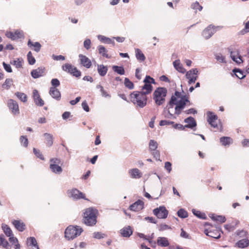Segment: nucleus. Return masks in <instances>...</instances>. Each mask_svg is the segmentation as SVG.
Segmentation results:
<instances>
[{
  "label": "nucleus",
  "mask_w": 249,
  "mask_h": 249,
  "mask_svg": "<svg viewBox=\"0 0 249 249\" xmlns=\"http://www.w3.org/2000/svg\"><path fill=\"white\" fill-rule=\"evenodd\" d=\"M174 105H176L175 113L179 114L182 110L184 109L186 105L190 106L191 103L189 100V97L186 95H182L181 92L176 91L174 95L171 96L168 103L169 108H173Z\"/></svg>",
  "instance_id": "obj_1"
},
{
  "label": "nucleus",
  "mask_w": 249,
  "mask_h": 249,
  "mask_svg": "<svg viewBox=\"0 0 249 249\" xmlns=\"http://www.w3.org/2000/svg\"><path fill=\"white\" fill-rule=\"evenodd\" d=\"M98 211L93 208L86 209L83 213L82 222L89 226H92L97 223Z\"/></svg>",
  "instance_id": "obj_2"
},
{
  "label": "nucleus",
  "mask_w": 249,
  "mask_h": 249,
  "mask_svg": "<svg viewBox=\"0 0 249 249\" xmlns=\"http://www.w3.org/2000/svg\"><path fill=\"white\" fill-rule=\"evenodd\" d=\"M131 101L137 107L142 108L147 104V98L144 93L135 91L130 95Z\"/></svg>",
  "instance_id": "obj_3"
},
{
  "label": "nucleus",
  "mask_w": 249,
  "mask_h": 249,
  "mask_svg": "<svg viewBox=\"0 0 249 249\" xmlns=\"http://www.w3.org/2000/svg\"><path fill=\"white\" fill-rule=\"evenodd\" d=\"M167 89L164 87L157 88L153 94V99L156 105L160 106L164 104Z\"/></svg>",
  "instance_id": "obj_4"
},
{
  "label": "nucleus",
  "mask_w": 249,
  "mask_h": 249,
  "mask_svg": "<svg viewBox=\"0 0 249 249\" xmlns=\"http://www.w3.org/2000/svg\"><path fill=\"white\" fill-rule=\"evenodd\" d=\"M83 229L79 226L70 225L65 230V237L68 240L73 239L80 235Z\"/></svg>",
  "instance_id": "obj_5"
},
{
  "label": "nucleus",
  "mask_w": 249,
  "mask_h": 249,
  "mask_svg": "<svg viewBox=\"0 0 249 249\" xmlns=\"http://www.w3.org/2000/svg\"><path fill=\"white\" fill-rule=\"evenodd\" d=\"M50 168L52 171L56 174L62 172V169L59 165L61 163V160L57 158H53L50 160Z\"/></svg>",
  "instance_id": "obj_6"
},
{
  "label": "nucleus",
  "mask_w": 249,
  "mask_h": 249,
  "mask_svg": "<svg viewBox=\"0 0 249 249\" xmlns=\"http://www.w3.org/2000/svg\"><path fill=\"white\" fill-rule=\"evenodd\" d=\"M67 193L69 196L73 198L74 199H84L89 200L86 197L85 194L80 191L77 189L74 188L70 190H68Z\"/></svg>",
  "instance_id": "obj_7"
},
{
  "label": "nucleus",
  "mask_w": 249,
  "mask_h": 249,
  "mask_svg": "<svg viewBox=\"0 0 249 249\" xmlns=\"http://www.w3.org/2000/svg\"><path fill=\"white\" fill-rule=\"evenodd\" d=\"M62 69L63 71L70 73L75 77H78L81 75V72L76 67L70 64L66 63L63 65L62 66Z\"/></svg>",
  "instance_id": "obj_8"
},
{
  "label": "nucleus",
  "mask_w": 249,
  "mask_h": 249,
  "mask_svg": "<svg viewBox=\"0 0 249 249\" xmlns=\"http://www.w3.org/2000/svg\"><path fill=\"white\" fill-rule=\"evenodd\" d=\"M153 213L158 218H166L167 217L168 212L164 206H160L153 210Z\"/></svg>",
  "instance_id": "obj_9"
},
{
  "label": "nucleus",
  "mask_w": 249,
  "mask_h": 249,
  "mask_svg": "<svg viewBox=\"0 0 249 249\" xmlns=\"http://www.w3.org/2000/svg\"><path fill=\"white\" fill-rule=\"evenodd\" d=\"M198 71L196 69H193L187 71L186 74V78L189 79V84L194 83L197 78Z\"/></svg>",
  "instance_id": "obj_10"
},
{
  "label": "nucleus",
  "mask_w": 249,
  "mask_h": 249,
  "mask_svg": "<svg viewBox=\"0 0 249 249\" xmlns=\"http://www.w3.org/2000/svg\"><path fill=\"white\" fill-rule=\"evenodd\" d=\"M6 36L7 37L10 38L13 40L23 38L24 37L23 31L19 30H16L14 32H7L6 34Z\"/></svg>",
  "instance_id": "obj_11"
},
{
  "label": "nucleus",
  "mask_w": 249,
  "mask_h": 249,
  "mask_svg": "<svg viewBox=\"0 0 249 249\" xmlns=\"http://www.w3.org/2000/svg\"><path fill=\"white\" fill-rule=\"evenodd\" d=\"M208 122L211 124L212 127L215 129L214 131H216L219 129L217 123V116L212 112H210L208 115Z\"/></svg>",
  "instance_id": "obj_12"
},
{
  "label": "nucleus",
  "mask_w": 249,
  "mask_h": 249,
  "mask_svg": "<svg viewBox=\"0 0 249 249\" xmlns=\"http://www.w3.org/2000/svg\"><path fill=\"white\" fill-rule=\"evenodd\" d=\"M7 106L13 114H18L19 113L18 105L16 101L13 99L8 100Z\"/></svg>",
  "instance_id": "obj_13"
},
{
  "label": "nucleus",
  "mask_w": 249,
  "mask_h": 249,
  "mask_svg": "<svg viewBox=\"0 0 249 249\" xmlns=\"http://www.w3.org/2000/svg\"><path fill=\"white\" fill-rule=\"evenodd\" d=\"M33 97L36 106L42 107L44 105V102L41 98L39 92L37 89L33 90Z\"/></svg>",
  "instance_id": "obj_14"
},
{
  "label": "nucleus",
  "mask_w": 249,
  "mask_h": 249,
  "mask_svg": "<svg viewBox=\"0 0 249 249\" xmlns=\"http://www.w3.org/2000/svg\"><path fill=\"white\" fill-rule=\"evenodd\" d=\"M231 57L233 61L237 64H240L243 62L241 56L239 54L238 51H230Z\"/></svg>",
  "instance_id": "obj_15"
},
{
  "label": "nucleus",
  "mask_w": 249,
  "mask_h": 249,
  "mask_svg": "<svg viewBox=\"0 0 249 249\" xmlns=\"http://www.w3.org/2000/svg\"><path fill=\"white\" fill-rule=\"evenodd\" d=\"M31 74L34 78H37L42 76L45 74V68L40 67L36 69L33 70L31 71Z\"/></svg>",
  "instance_id": "obj_16"
},
{
  "label": "nucleus",
  "mask_w": 249,
  "mask_h": 249,
  "mask_svg": "<svg viewBox=\"0 0 249 249\" xmlns=\"http://www.w3.org/2000/svg\"><path fill=\"white\" fill-rule=\"evenodd\" d=\"M143 202L140 200H138L131 205L129 207V209L131 211L138 212L142 209L143 207Z\"/></svg>",
  "instance_id": "obj_17"
},
{
  "label": "nucleus",
  "mask_w": 249,
  "mask_h": 249,
  "mask_svg": "<svg viewBox=\"0 0 249 249\" xmlns=\"http://www.w3.org/2000/svg\"><path fill=\"white\" fill-rule=\"evenodd\" d=\"M81 64L87 68H89L91 65L90 59L86 55L80 54L79 55Z\"/></svg>",
  "instance_id": "obj_18"
},
{
  "label": "nucleus",
  "mask_w": 249,
  "mask_h": 249,
  "mask_svg": "<svg viewBox=\"0 0 249 249\" xmlns=\"http://www.w3.org/2000/svg\"><path fill=\"white\" fill-rule=\"evenodd\" d=\"M214 33V26L211 25L203 31V36L205 38L208 39L211 37Z\"/></svg>",
  "instance_id": "obj_19"
},
{
  "label": "nucleus",
  "mask_w": 249,
  "mask_h": 249,
  "mask_svg": "<svg viewBox=\"0 0 249 249\" xmlns=\"http://www.w3.org/2000/svg\"><path fill=\"white\" fill-rule=\"evenodd\" d=\"M49 93L51 96L56 100H60L61 99V93L59 90L55 87L50 88Z\"/></svg>",
  "instance_id": "obj_20"
},
{
  "label": "nucleus",
  "mask_w": 249,
  "mask_h": 249,
  "mask_svg": "<svg viewBox=\"0 0 249 249\" xmlns=\"http://www.w3.org/2000/svg\"><path fill=\"white\" fill-rule=\"evenodd\" d=\"M221 231L218 229H215L214 231H210L208 230L205 231V233L212 238L218 239L221 236Z\"/></svg>",
  "instance_id": "obj_21"
},
{
  "label": "nucleus",
  "mask_w": 249,
  "mask_h": 249,
  "mask_svg": "<svg viewBox=\"0 0 249 249\" xmlns=\"http://www.w3.org/2000/svg\"><path fill=\"white\" fill-rule=\"evenodd\" d=\"M12 224L16 229L19 231H23L25 229V224L20 220H15L12 222Z\"/></svg>",
  "instance_id": "obj_22"
},
{
  "label": "nucleus",
  "mask_w": 249,
  "mask_h": 249,
  "mask_svg": "<svg viewBox=\"0 0 249 249\" xmlns=\"http://www.w3.org/2000/svg\"><path fill=\"white\" fill-rule=\"evenodd\" d=\"M184 122L187 124L185 125V127L193 128L196 126V123L195 119L192 117H189L185 119Z\"/></svg>",
  "instance_id": "obj_23"
},
{
  "label": "nucleus",
  "mask_w": 249,
  "mask_h": 249,
  "mask_svg": "<svg viewBox=\"0 0 249 249\" xmlns=\"http://www.w3.org/2000/svg\"><path fill=\"white\" fill-rule=\"evenodd\" d=\"M173 65L175 69L178 72L182 73H184L185 72L186 70L183 68L182 64L180 63L179 59L174 61Z\"/></svg>",
  "instance_id": "obj_24"
},
{
  "label": "nucleus",
  "mask_w": 249,
  "mask_h": 249,
  "mask_svg": "<svg viewBox=\"0 0 249 249\" xmlns=\"http://www.w3.org/2000/svg\"><path fill=\"white\" fill-rule=\"evenodd\" d=\"M28 46L30 48L34 49L36 52H38L41 47V45L40 43L38 42H32L30 39H29L28 41Z\"/></svg>",
  "instance_id": "obj_25"
},
{
  "label": "nucleus",
  "mask_w": 249,
  "mask_h": 249,
  "mask_svg": "<svg viewBox=\"0 0 249 249\" xmlns=\"http://www.w3.org/2000/svg\"><path fill=\"white\" fill-rule=\"evenodd\" d=\"M129 173L132 178H139L142 176V173L137 168H134L129 170Z\"/></svg>",
  "instance_id": "obj_26"
},
{
  "label": "nucleus",
  "mask_w": 249,
  "mask_h": 249,
  "mask_svg": "<svg viewBox=\"0 0 249 249\" xmlns=\"http://www.w3.org/2000/svg\"><path fill=\"white\" fill-rule=\"evenodd\" d=\"M120 233L124 237H129L133 233V231L130 226L125 227L120 231Z\"/></svg>",
  "instance_id": "obj_27"
},
{
  "label": "nucleus",
  "mask_w": 249,
  "mask_h": 249,
  "mask_svg": "<svg viewBox=\"0 0 249 249\" xmlns=\"http://www.w3.org/2000/svg\"><path fill=\"white\" fill-rule=\"evenodd\" d=\"M151 84L144 83V85L142 87V91L141 92L144 93L146 95L150 93L153 89V87Z\"/></svg>",
  "instance_id": "obj_28"
},
{
  "label": "nucleus",
  "mask_w": 249,
  "mask_h": 249,
  "mask_svg": "<svg viewBox=\"0 0 249 249\" xmlns=\"http://www.w3.org/2000/svg\"><path fill=\"white\" fill-rule=\"evenodd\" d=\"M157 245L160 247H167L169 243L167 239L163 237H160L157 239Z\"/></svg>",
  "instance_id": "obj_29"
},
{
  "label": "nucleus",
  "mask_w": 249,
  "mask_h": 249,
  "mask_svg": "<svg viewBox=\"0 0 249 249\" xmlns=\"http://www.w3.org/2000/svg\"><path fill=\"white\" fill-rule=\"evenodd\" d=\"M236 245L239 248H246L249 245V240L247 238L241 239L236 243Z\"/></svg>",
  "instance_id": "obj_30"
},
{
  "label": "nucleus",
  "mask_w": 249,
  "mask_h": 249,
  "mask_svg": "<svg viewBox=\"0 0 249 249\" xmlns=\"http://www.w3.org/2000/svg\"><path fill=\"white\" fill-rule=\"evenodd\" d=\"M210 217L213 221L219 222V223H224L226 220L225 216L222 215H217L214 214H212V215L210 216Z\"/></svg>",
  "instance_id": "obj_31"
},
{
  "label": "nucleus",
  "mask_w": 249,
  "mask_h": 249,
  "mask_svg": "<svg viewBox=\"0 0 249 249\" xmlns=\"http://www.w3.org/2000/svg\"><path fill=\"white\" fill-rule=\"evenodd\" d=\"M45 137V142L48 146H51L53 144V136L49 133H45L44 134Z\"/></svg>",
  "instance_id": "obj_32"
},
{
  "label": "nucleus",
  "mask_w": 249,
  "mask_h": 249,
  "mask_svg": "<svg viewBox=\"0 0 249 249\" xmlns=\"http://www.w3.org/2000/svg\"><path fill=\"white\" fill-rule=\"evenodd\" d=\"M135 54L137 59L141 62L144 61L145 59V57L142 51L137 48L135 49Z\"/></svg>",
  "instance_id": "obj_33"
},
{
  "label": "nucleus",
  "mask_w": 249,
  "mask_h": 249,
  "mask_svg": "<svg viewBox=\"0 0 249 249\" xmlns=\"http://www.w3.org/2000/svg\"><path fill=\"white\" fill-rule=\"evenodd\" d=\"M220 142L223 145L226 146L231 143L232 140L229 137H222L220 138Z\"/></svg>",
  "instance_id": "obj_34"
},
{
  "label": "nucleus",
  "mask_w": 249,
  "mask_h": 249,
  "mask_svg": "<svg viewBox=\"0 0 249 249\" xmlns=\"http://www.w3.org/2000/svg\"><path fill=\"white\" fill-rule=\"evenodd\" d=\"M98 49L99 51V53L101 54L103 57H106L107 58H110V56L107 54V51L106 49L103 46L100 45L98 47Z\"/></svg>",
  "instance_id": "obj_35"
},
{
  "label": "nucleus",
  "mask_w": 249,
  "mask_h": 249,
  "mask_svg": "<svg viewBox=\"0 0 249 249\" xmlns=\"http://www.w3.org/2000/svg\"><path fill=\"white\" fill-rule=\"evenodd\" d=\"M97 71L99 74L102 76H105L107 71V67L104 66L103 65H98Z\"/></svg>",
  "instance_id": "obj_36"
},
{
  "label": "nucleus",
  "mask_w": 249,
  "mask_h": 249,
  "mask_svg": "<svg viewBox=\"0 0 249 249\" xmlns=\"http://www.w3.org/2000/svg\"><path fill=\"white\" fill-rule=\"evenodd\" d=\"M13 85V80L11 78H7L5 80L4 83L2 84V87L4 89H9Z\"/></svg>",
  "instance_id": "obj_37"
},
{
  "label": "nucleus",
  "mask_w": 249,
  "mask_h": 249,
  "mask_svg": "<svg viewBox=\"0 0 249 249\" xmlns=\"http://www.w3.org/2000/svg\"><path fill=\"white\" fill-rule=\"evenodd\" d=\"M27 243L30 245L35 247L36 249H39L36 238L34 237H30L27 239Z\"/></svg>",
  "instance_id": "obj_38"
},
{
  "label": "nucleus",
  "mask_w": 249,
  "mask_h": 249,
  "mask_svg": "<svg viewBox=\"0 0 249 249\" xmlns=\"http://www.w3.org/2000/svg\"><path fill=\"white\" fill-rule=\"evenodd\" d=\"M2 228L7 236L10 237L13 235L12 230L7 225H2Z\"/></svg>",
  "instance_id": "obj_39"
},
{
  "label": "nucleus",
  "mask_w": 249,
  "mask_h": 249,
  "mask_svg": "<svg viewBox=\"0 0 249 249\" xmlns=\"http://www.w3.org/2000/svg\"><path fill=\"white\" fill-rule=\"evenodd\" d=\"M9 241L14 245L15 249H20V245L18 243V239L13 236L9 237Z\"/></svg>",
  "instance_id": "obj_40"
},
{
  "label": "nucleus",
  "mask_w": 249,
  "mask_h": 249,
  "mask_svg": "<svg viewBox=\"0 0 249 249\" xmlns=\"http://www.w3.org/2000/svg\"><path fill=\"white\" fill-rule=\"evenodd\" d=\"M158 146V142L153 140H151L149 143V149L150 151L157 150Z\"/></svg>",
  "instance_id": "obj_41"
},
{
  "label": "nucleus",
  "mask_w": 249,
  "mask_h": 249,
  "mask_svg": "<svg viewBox=\"0 0 249 249\" xmlns=\"http://www.w3.org/2000/svg\"><path fill=\"white\" fill-rule=\"evenodd\" d=\"M0 245L3 248L7 249L9 247L8 241L4 238L3 234L0 235Z\"/></svg>",
  "instance_id": "obj_42"
},
{
  "label": "nucleus",
  "mask_w": 249,
  "mask_h": 249,
  "mask_svg": "<svg viewBox=\"0 0 249 249\" xmlns=\"http://www.w3.org/2000/svg\"><path fill=\"white\" fill-rule=\"evenodd\" d=\"M15 95L22 102H27V96L25 93L20 92H17L16 93H15Z\"/></svg>",
  "instance_id": "obj_43"
},
{
  "label": "nucleus",
  "mask_w": 249,
  "mask_h": 249,
  "mask_svg": "<svg viewBox=\"0 0 249 249\" xmlns=\"http://www.w3.org/2000/svg\"><path fill=\"white\" fill-rule=\"evenodd\" d=\"M22 59L20 58H17L16 60H14L13 62H11V64L14 65L17 68H20L22 66Z\"/></svg>",
  "instance_id": "obj_44"
},
{
  "label": "nucleus",
  "mask_w": 249,
  "mask_h": 249,
  "mask_svg": "<svg viewBox=\"0 0 249 249\" xmlns=\"http://www.w3.org/2000/svg\"><path fill=\"white\" fill-rule=\"evenodd\" d=\"M112 69L115 72L118 73V74L121 75L124 74V70L123 67L114 66L112 67Z\"/></svg>",
  "instance_id": "obj_45"
},
{
  "label": "nucleus",
  "mask_w": 249,
  "mask_h": 249,
  "mask_svg": "<svg viewBox=\"0 0 249 249\" xmlns=\"http://www.w3.org/2000/svg\"><path fill=\"white\" fill-rule=\"evenodd\" d=\"M232 72L235 75V76L238 77L239 79H243L245 77V75L244 74L242 71L238 69H234L232 71Z\"/></svg>",
  "instance_id": "obj_46"
},
{
  "label": "nucleus",
  "mask_w": 249,
  "mask_h": 249,
  "mask_svg": "<svg viewBox=\"0 0 249 249\" xmlns=\"http://www.w3.org/2000/svg\"><path fill=\"white\" fill-rule=\"evenodd\" d=\"M178 217L182 218L188 217V213L184 209H181L178 212Z\"/></svg>",
  "instance_id": "obj_47"
},
{
  "label": "nucleus",
  "mask_w": 249,
  "mask_h": 249,
  "mask_svg": "<svg viewBox=\"0 0 249 249\" xmlns=\"http://www.w3.org/2000/svg\"><path fill=\"white\" fill-rule=\"evenodd\" d=\"M27 59L28 63L30 65H34L36 62V59L33 56L31 52H29L27 54Z\"/></svg>",
  "instance_id": "obj_48"
},
{
  "label": "nucleus",
  "mask_w": 249,
  "mask_h": 249,
  "mask_svg": "<svg viewBox=\"0 0 249 249\" xmlns=\"http://www.w3.org/2000/svg\"><path fill=\"white\" fill-rule=\"evenodd\" d=\"M20 142L22 145L27 147L28 145V140L26 136H21L20 137Z\"/></svg>",
  "instance_id": "obj_49"
},
{
  "label": "nucleus",
  "mask_w": 249,
  "mask_h": 249,
  "mask_svg": "<svg viewBox=\"0 0 249 249\" xmlns=\"http://www.w3.org/2000/svg\"><path fill=\"white\" fill-rule=\"evenodd\" d=\"M193 212L195 215L200 218L203 219H205L206 218V214L204 213H202L199 211H196L195 210L193 211Z\"/></svg>",
  "instance_id": "obj_50"
},
{
  "label": "nucleus",
  "mask_w": 249,
  "mask_h": 249,
  "mask_svg": "<svg viewBox=\"0 0 249 249\" xmlns=\"http://www.w3.org/2000/svg\"><path fill=\"white\" fill-rule=\"evenodd\" d=\"M124 85L125 87L130 89H133L134 87L133 83L127 78H125L124 79Z\"/></svg>",
  "instance_id": "obj_51"
},
{
  "label": "nucleus",
  "mask_w": 249,
  "mask_h": 249,
  "mask_svg": "<svg viewBox=\"0 0 249 249\" xmlns=\"http://www.w3.org/2000/svg\"><path fill=\"white\" fill-rule=\"evenodd\" d=\"M96 88L97 89H100V91L102 93V95L103 96L105 97H110V95L107 93V92L104 89V88L103 86H102L101 85H98L96 86Z\"/></svg>",
  "instance_id": "obj_52"
},
{
  "label": "nucleus",
  "mask_w": 249,
  "mask_h": 249,
  "mask_svg": "<svg viewBox=\"0 0 249 249\" xmlns=\"http://www.w3.org/2000/svg\"><path fill=\"white\" fill-rule=\"evenodd\" d=\"M33 151L35 155L40 159L42 160H44V158L42 154L40 152L39 150H37L36 148H34Z\"/></svg>",
  "instance_id": "obj_53"
},
{
  "label": "nucleus",
  "mask_w": 249,
  "mask_h": 249,
  "mask_svg": "<svg viewBox=\"0 0 249 249\" xmlns=\"http://www.w3.org/2000/svg\"><path fill=\"white\" fill-rule=\"evenodd\" d=\"M248 32H249V20L245 23L244 28L240 31L242 35H244Z\"/></svg>",
  "instance_id": "obj_54"
},
{
  "label": "nucleus",
  "mask_w": 249,
  "mask_h": 249,
  "mask_svg": "<svg viewBox=\"0 0 249 249\" xmlns=\"http://www.w3.org/2000/svg\"><path fill=\"white\" fill-rule=\"evenodd\" d=\"M150 152L151 154L153 156V157L155 158L156 160H160V153L159 150H155Z\"/></svg>",
  "instance_id": "obj_55"
},
{
  "label": "nucleus",
  "mask_w": 249,
  "mask_h": 249,
  "mask_svg": "<svg viewBox=\"0 0 249 249\" xmlns=\"http://www.w3.org/2000/svg\"><path fill=\"white\" fill-rule=\"evenodd\" d=\"M106 236V234L100 232H95L93 233V237L96 239L103 238Z\"/></svg>",
  "instance_id": "obj_56"
},
{
  "label": "nucleus",
  "mask_w": 249,
  "mask_h": 249,
  "mask_svg": "<svg viewBox=\"0 0 249 249\" xmlns=\"http://www.w3.org/2000/svg\"><path fill=\"white\" fill-rule=\"evenodd\" d=\"M84 46L87 50L90 49L91 47V41L89 39H86L84 41Z\"/></svg>",
  "instance_id": "obj_57"
},
{
  "label": "nucleus",
  "mask_w": 249,
  "mask_h": 249,
  "mask_svg": "<svg viewBox=\"0 0 249 249\" xmlns=\"http://www.w3.org/2000/svg\"><path fill=\"white\" fill-rule=\"evenodd\" d=\"M146 83H155V80L150 76H146L143 81Z\"/></svg>",
  "instance_id": "obj_58"
},
{
  "label": "nucleus",
  "mask_w": 249,
  "mask_h": 249,
  "mask_svg": "<svg viewBox=\"0 0 249 249\" xmlns=\"http://www.w3.org/2000/svg\"><path fill=\"white\" fill-rule=\"evenodd\" d=\"M52 57L53 60L58 61V60H64L65 59V56L59 55H55L54 54H53L52 55Z\"/></svg>",
  "instance_id": "obj_59"
},
{
  "label": "nucleus",
  "mask_w": 249,
  "mask_h": 249,
  "mask_svg": "<svg viewBox=\"0 0 249 249\" xmlns=\"http://www.w3.org/2000/svg\"><path fill=\"white\" fill-rule=\"evenodd\" d=\"M216 59L217 61L221 63H226L225 57L221 54L217 55Z\"/></svg>",
  "instance_id": "obj_60"
},
{
  "label": "nucleus",
  "mask_w": 249,
  "mask_h": 249,
  "mask_svg": "<svg viewBox=\"0 0 249 249\" xmlns=\"http://www.w3.org/2000/svg\"><path fill=\"white\" fill-rule=\"evenodd\" d=\"M180 236L184 238L190 239L191 237L188 233H187L183 229L181 230Z\"/></svg>",
  "instance_id": "obj_61"
},
{
  "label": "nucleus",
  "mask_w": 249,
  "mask_h": 249,
  "mask_svg": "<svg viewBox=\"0 0 249 249\" xmlns=\"http://www.w3.org/2000/svg\"><path fill=\"white\" fill-rule=\"evenodd\" d=\"M193 8L196 10H198L201 11L202 9V7L199 4L198 2H196L192 5Z\"/></svg>",
  "instance_id": "obj_62"
},
{
  "label": "nucleus",
  "mask_w": 249,
  "mask_h": 249,
  "mask_svg": "<svg viewBox=\"0 0 249 249\" xmlns=\"http://www.w3.org/2000/svg\"><path fill=\"white\" fill-rule=\"evenodd\" d=\"M51 84L53 86V87H58L60 85V82L59 81L56 79H53L51 81Z\"/></svg>",
  "instance_id": "obj_63"
},
{
  "label": "nucleus",
  "mask_w": 249,
  "mask_h": 249,
  "mask_svg": "<svg viewBox=\"0 0 249 249\" xmlns=\"http://www.w3.org/2000/svg\"><path fill=\"white\" fill-rule=\"evenodd\" d=\"M225 229L227 230L229 232L233 231L235 228L233 226L230 224H226L224 225Z\"/></svg>",
  "instance_id": "obj_64"
}]
</instances>
